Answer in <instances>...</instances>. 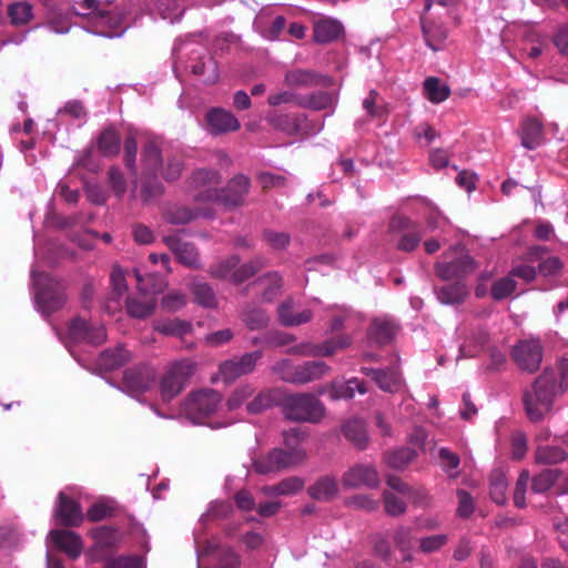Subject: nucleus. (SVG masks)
<instances>
[{
  "label": "nucleus",
  "mask_w": 568,
  "mask_h": 568,
  "mask_svg": "<svg viewBox=\"0 0 568 568\" xmlns=\"http://www.w3.org/2000/svg\"><path fill=\"white\" fill-rule=\"evenodd\" d=\"M555 395L552 374L545 369L531 387L524 392L523 404L528 419L538 423L549 415L552 412Z\"/></svg>",
  "instance_id": "1"
},
{
  "label": "nucleus",
  "mask_w": 568,
  "mask_h": 568,
  "mask_svg": "<svg viewBox=\"0 0 568 568\" xmlns=\"http://www.w3.org/2000/svg\"><path fill=\"white\" fill-rule=\"evenodd\" d=\"M135 277L141 296L128 297L125 304L126 311L132 317L145 318L155 310L156 301L153 295L161 292L165 286V283L162 278L155 275L142 277L138 271H135Z\"/></svg>",
  "instance_id": "2"
},
{
  "label": "nucleus",
  "mask_w": 568,
  "mask_h": 568,
  "mask_svg": "<svg viewBox=\"0 0 568 568\" xmlns=\"http://www.w3.org/2000/svg\"><path fill=\"white\" fill-rule=\"evenodd\" d=\"M283 414L290 420L317 423L324 416L325 408L312 394H295L284 398Z\"/></svg>",
  "instance_id": "3"
},
{
  "label": "nucleus",
  "mask_w": 568,
  "mask_h": 568,
  "mask_svg": "<svg viewBox=\"0 0 568 568\" xmlns=\"http://www.w3.org/2000/svg\"><path fill=\"white\" fill-rule=\"evenodd\" d=\"M273 371L284 382L292 384H307L322 378L329 372V366L324 362L311 361L301 365H294L288 359H283L273 366Z\"/></svg>",
  "instance_id": "4"
},
{
  "label": "nucleus",
  "mask_w": 568,
  "mask_h": 568,
  "mask_svg": "<svg viewBox=\"0 0 568 568\" xmlns=\"http://www.w3.org/2000/svg\"><path fill=\"white\" fill-rule=\"evenodd\" d=\"M195 372V363L184 358L170 364L160 381V394L164 402L176 397Z\"/></svg>",
  "instance_id": "5"
},
{
  "label": "nucleus",
  "mask_w": 568,
  "mask_h": 568,
  "mask_svg": "<svg viewBox=\"0 0 568 568\" xmlns=\"http://www.w3.org/2000/svg\"><path fill=\"white\" fill-rule=\"evenodd\" d=\"M161 149L155 139H150L143 146L142 152V191L141 195L144 201H150L162 194L163 187L160 182L151 183L149 179L155 178L161 165Z\"/></svg>",
  "instance_id": "6"
},
{
  "label": "nucleus",
  "mask_w": 568,
  "mask_h": 568,
  "mask_svg": "<svg viewBox=\"0 0 568 568\" xmlns=\"http://www.w3.org/2000/svg\"><path fill=\"white\" fill-rule=\"evenodd\" d=\"M305 458L304 449L284 450L274 448L267 455L254 460L253 467L257 474L266 475L300 465Z\"/></svg>",
  "instance_id": "7"
},
{
  "label": "nucleus",
  "mask_w": 568,
  "mask_h": 568,
  "mask_svg": "<svg viewBox=\"0 0 568 568\" xmlns=\"http://www.w3.org/2000/svg\"><path fill=\"white\" fill-rule=\"evenodd\" d=\"M240 260L231 256L225 260L212 264L209 273L213 278L230 280L235 284H240L263 267V263L257 260L239 266Z\"/></svg>",
  "instance_id": "8"
},
{
  "label": "nucleus",
  "mask_w": 568,
  "mask_h": 568,
  "mask_svg": "<svg viewBox=\"0 0 568 568\" xmlns=\"http://www.w3.org/2000/svg\"><path fill=\"white\" fill-rule=\"evenodd\" d=\"M222 396L214 389H202L192 393L184 403V413L194 423H201L204 418L216 412L221 405Z\"/></svg>",
  "instance_id": "9"
},
{
  "label": "nucleus",
  "mask_w": 568,
  "mask_h": 568,
  "mask_svg": "<svg viewBox=\"0 0 568 568\" xmlns=\"http://www.w3.org/2000/svg\"><path fill=\"white\" fill-rule=\"evenodd\" d=\"M389 229L399 233L397 248L405 252L414 251L424 235L423 227L406 216H394L390 220Z\"/></svg>",
  "instance_id": "10"
},
{
  "label": "nucleus",
  "mask_w": 568,
  "mask_h": 568,
  "mask_svg": "<svg viewBox=\"0 0 568 568\" xmlns=\"http://www.w3.org/2000/svg\"><path fill=\"white\" fill-rule=\"evenodd\" d=\"M74 3L78 6L77 9L79 10V13L82 16L92 14L97 12V23L99 27L102 28L99 31L100 34L108 38H114L122 34L123 28L121 26V20L119 19V17L111 13L98 11V0H75Z\"/></svg>",
  "instance_id": "11"
},
{
  "label": "nucleus",
  "mask_w": 568,
  "mask_h": 568,
  "mask_svg": "<svg viewBox=\"0 0 568 568\" xmlns=\"http://www.w3.org/2000/svg\"><path fill=\"white\" fill-rule=\"evenodd\" d=\"M515 363L520 369L534 373L542 361V346L538 339L520 341L511 352Z\"/></svg>",
  "instance_id": "12"
},
{
  "label": "nucleus",
  "mask_w": 568,
  "mask_h": 568,
  "mask_svg": "<svg viewBox=\"0 0 568 568\" xmlns=\"http://www.w3.org/2000/svg\"><path fill=\"white\" fill-rule=\"evenodd\" d=\"M156 371L151 365H139L124 372L122 383L126 392L136 396L148 392L155 382Z\"/></svg>",
  "instance_id": "13"
},
{
  "label": "nucleus",
  "mask_w": 568,
  "mask_h": 568,
  "mask_svg": "<svg viewBox=\"0 0 568 568\" xmlns=\"http://www.w3.org/2000/svg\"><path fill=\"white\" fill-rule=\"evenodd\" d=\"M250 189V180L245 175H237L233 178L225 190L210 191V199H215L214 202L221 203L225 206H237L244 202V196Z\"/></svg>",
  "instance_id": "14"
},
{
  "label": "nucleus",
  "mask_w": 568,
  "mask_h": 568,
  "mask_svg": "<svg viewBox=\"0 0 568 568\" xmlns=\"http://www.w3.org/2000/svg\"><path fill=\"white\" fill-rule=\"evenodd\" d=\"M261 358L260 352H253L242 355L239 358H232L220 365L219 373L221 378L231 383L236 378L250 374L254 371L256 362Z\"/></svg>",
  "instance_id": "15"
},
{
  "label": "nucleus",
  "mask_w": 568,
  "mask_h": 568,
  "mask_svg": "<svg viewBox=\"0 0 568 568\" xmlns=\"http://www.w3.org/2000/svg\"><path fill=\"white\" fill-rule=\"evenodd\" d=\"M476 263L474 260L463 252H459L456 257L437 263L436 272L443 280L462 278L475 272Z\"/></svg>",
  "instance_id": "16"
},
{
  "label": "nucleus",
  "mask_w": 568,
  "mask_h": 568,
  "mask_svg": "<svg viewBox=\"0 0 568 568\" xmlns=\"http://www.w3.org/2000/svg\"><path fill=\"white\" fill-rule=\"evenodd\" d=\"M68 336L73 342L101 345L106 339V332L103 326H91L87 321L75 317L69 325Z\"/></svg>",
  "instance_id": "17"
},
{
  "label": "nucleus",
  "mask_w": 568,
  "mask_h": 568,
  "mask_svg": "<svg viewBox=\"0 0 568 568\" xmlns=\"http://www.w3.org/2000/svg\"><path fill=\"white\" fill-rule=\"evenodd\" d=\"M54 515L63 526L78 527L83 521V514L78 501L64 493L58 495Z\"/></svg>",
  "instance_id": "18"
},
{
  "label": "nucleus",
  "mask_w": 568,
  "mask_h": 568,
  "mask_svg": "<svg viewBox=\"0 0 568 568\" xmlns=\"http://www.w3.org/2000/svg\"><path fill=\"white\" fill-rule=\"evenodd\" d=\"M343 484L346 487H376L379 484V476L374 466L358 464L349 468L343 476Z\"/></svg>",
  "instance_id": "19"
},
{
  "label": "nucleus",
  "mask_w": 568,
  "mask_h": 568,
  "mask_svg": "<svg viewBox=\"0 0 568 568\" xmlns=\"http://www.w3.org/2000/svg\"><path fill=\"white\" fill-rule=\"evenodd\" d=\"M163 242L180 263L187 267H200L199 253L193 244L182 241L178 234L164 236Z\"/></svg>",
  "instance_id": "20"
},
{
  "label": "nucleus",
  "mask_w": 568,
  "mask_h": 568,
  "mask_svg": "<svg viewBox=\"0 0 568 568\" xmlns=\"http://www.w3.org/2000/svg\"><path fill=\"white\" fill-rule=\"evenodd\" d=\"M206 128L213 135L223 134L240 129L239 120L232 112L214 108L206 113Z\"/></svg>",
  "instance_id": "21"
},
{
  "label": "nucleus",
  "mask_w": 568,
  "mask_h": 568,
  "mask_svg": "<svg viewBox=\"0 0 568 568\" xmlns=\"http://www.w3.org/2000/svg\"><path fill=\"white\" fill-rule=\"evenodd\" d=\"M352 343L348 335H341L332 339H327L317 345H305L304 349L301 351L306 356H332L337 351L347 348Z\"/></svg>",
  "instance_id": "22"
},
{
  "label": "nucleus",
  "mask_w": 568,
  "mask_h": 568,
  "mask_svg": "<svg viewBox=\"0 0 568 568\" xmlns=\"http://www.w3.org/2000/svg\"><path fill=\"white\" fill-rule=\"evenodd\" d=\"M520 139L524 148L534 150L544 142V128L537 118H527L520 125Z\"/></svg>",
  "instance_id": "23"
},
{
  "label": "nucleus",
  "mask_w": 568,
  "mask_h": 568,
  "mask_svg": "<svg viewBox=\"0 0 568 568\" xmlns=\"http://www.w3.org/2000/svg\"><path fill=\"white\" fill-rule=\"evenodd\" d=\"M52 541L71 558H77L82 552V540L80 536L70 530L51 531Z\"/></svg>",
  "instance_id": "24"
},
{
  "label": "nucleus",
  "mask_w": 568,
  "mask_h": 568,
  "mask_svg": "<svg viewBox=\"0 0 568 568\" xmlns=\"http://www.w3.org/2000/svg\"><path fill=\"white\" fill-rule=\"evenodd\" d=\"M362 372L372 376L381 389L389 393L398 392L402 387L400 376L397 371L394 369H373L362 368Z\"/></svg>",
  "instance_id": "25"
},
{
  "label": "nucleus",
  "mask_w": 568,
  "mask_h": 568,
  "mask_svg": "<svg viewBox=\"0 0 568 568\" xmlns=\"http://www.w3.org/2000/svg\"><path fill=\"white\" fill-rule=\"evenodd\" d=\"M37 301L44 313L51 314L63 307L67 296L60 287H47L38 293Z\"/></svg>",
  "instance_id": "26"
},
{
  "label": "nucleus",
  "mask_w": 568,
  "mask_h": 568,
  "mask_svg": "<svg viewBox=\"0 0 568 568\" xmlns=\"http://www.w3.org/2000/svg\"><path fill=\"white\" fill-rule=\"evenodd\" d=\"M121 139L114 128H106L98 138V151L106 158H114L120 153Z\"/></svg>",
  "instance_id": "27"
},
{
  "label": "nucleus",
  "mask_w": 568,
  "mask_h": 568,
  "mask_svg": "<svg viewBox=\"0 0 568 568\" xmlns=\"http://www.w3.org/2000/svg\"><path fill=\"white\" fill-rule=\"evenodd\" d=\"M356 390L359 394H365L367 388L364 382L354 377L345 383H333L329 388V397L332 399H351Z\"/></svg>",
  "instance_id": "28"
},
{
  "label": "nucleus",
  "mask_w": 568,
  "mask_h": 568,
  "mask_svg": "<svg viewBox=\"0 0 568 568\" xmlns=\"http://www.w3.org/2000/svg\"><path fill=\"white\" fill-rule=\"evenodd\" d=\"M536 464L556 465L568 458V453L559 447L551 445H538L534 453Z\"/></svg>",
  "instance_id": "29"
},
{
  "label": "nucleus",
  "mask_w": 568,
  "mask_h": 568,
  "mask_svg": "<svg viewBox=\"0 0 568 568\" xmlns=\"http://www.w3.org/2000/svg\"><path fill=\"white\" fill-rule=\"evenodd\" d=\"M343 31V27L336 20L323 19L314 26V39L318 43H327L336 40Z\"/></svg>",
  "instance_id": "30"
},
{
  "label": "nucleus",
  "mask_w": 568,
  "mask_h": 568,
  "mask_svg": "<svg viewBox=\"0 0 568 568\" xmlns=\"http://www.w3.org/2000/svg\"><path fill=\"white\" fill-rule=\"evenodd\" d=\"M277 312L280 322L285 326H297L310 322L313 317V314L310 310H304L302 312L294 313L291 301L283 302L278 306Z\"/></svg>",
  "instance_id": "31"
},
{
  "label": "nucleus",
  "mask_w": 568,
  "mask_h": 568,
  "mask_svg": "<svg viewBox=\"0 0 568 568\" xmlns=\"http://www.w3.org/2000/svg\"><path fill=\"white\" fill-rule=\"evenodd\" d=\"M191 183L194 187H204V195L200 196L199 200L204 201H215V199H210V191L216 190L214 186L220 183V176L217 172L212 170H197L193 173Z\"/></svg>",
  "instance_id": "32"
},
{
  "label": "nucleus",
  "mask_w": 568,
  "mask_h": 568,
  "mask_svg": "<svg viewBox=\"0 0 568 568\" xmlns=\"http://www.w3.org/2000/svg\"><path fill=\"white\" fill-rule=\"evenodd\" d=\"M304 484L301 477L292 476L281 480L276 485L263 487V493L268 496H292L302 490Z\"/></svg>",
  "instance_id": "33"
},
{
  "label": "nucleus",
  "mask_w": 568,
  "mask_h": 568,
  "mask_svg": "<svg viewBox=\"0 0 568 568\" xmlns=\"http://www.w3.org/2000/svg\"><path fill=\"white\" fill-rule=\"evenodd\" d=\"M7 13L12 26H27L33 19V7L28 1H14L9 4Z\"/></svg>",
  "instance_id": "34"
},
{
  "label": "nucleus",
  "mask_w": 568,
  "mask_h": 568,
  "mask_svg": "<svg viewBox=\"0 0 568 568\" xmlns=\"http://www.w3.org/2000/svg\"><path fill=\"white\" fill-rule=\"evenodd\" d=\"M320 77L310 70H291L285 73L284 83L290 88H310L317 85Z\"/></svg>",
  "instance_id": "35"
},
{
  "label": "nucleus",
  "mask_w": 568,
  "mask_h": 568,
  "mask_svg": "<svg viewBox=\"0 0 568 568\" xmlns=\"http://www.w3.org/2000/svg\"><path fill=\"white\" fill-rule=\"evenodd\" d=\"M424 94L432 103L444 102L450 95L449 87L436 77L424 81Z\"/></svg>",
  "instance_id": "36"
},
{
  "label": "nucleus",
  "mask_w": 568,
  "mask_h": 568,
  "mask_svg": "<svg viewBox=\"0 0 568 568\" xmlns=\"http://www.w3.org/2000/svg\"><path fill=\"white\" fill-rule=\"evenodd\" d=\"M397 333V325L387 318H375L371 325V336L379 344L390 342Z\"/></svg>",
  "instance_id": "37"
},
{
  "label": "nucleus",
  "mask_w": 568,
  "mask_h": 568,
  "mask_svg": "<svg viewBox=\"0 0 568 568\" xmlns=\"http://www.w3.org/2000/svg\"><path fill=\"white\" fill-rule=\"evenodd\" d=\"M338 486L335 478L325 476L320 478L308 489V494L312 498L317 500H329L336 496Z\"/></svg>",
  "instance_id": "38"
},
{
  "label": "nucleus",
  "mask_w": 568,
  "mask_h": 568,
  "mask_svg": "<svg viewBox=\"0 0 568 568\" xmlns=\"http://www.w3.org/2000/svg\"><path fill=\"white\" fill-rule=\"evenodd\" d=\"M190 290L199 305L207 308H215L217 306L215 293L207 283L194 281L190 285Z\"/></svg>",
  "instance_id": "39"
},
{
  "label": "nucleus",
  "mask_w": 568,
  "mask_h": 568,
  "mask_svg": "<svg viewBox=\"0 0 568 568\" xmlns=\"http://www.w3.org/2000/svg\"><path fill=\"white\" fill-rule=\"evenodd\" d=\"M131 359V353L122 346L104 351L100 356V363L106 369H116Z\"/></svg>",
  "instance_id": "40"
},
{
  "label": "nucleus",
  "mask_w": 568,
  "mask_h": 568,
  "mask_svg": "<svg viewBox=\"0 0 568 568\" xmlns=\"http://www.w3.org/2000/svg\"><path fill=\"white\" fill-rule=\"evenodd\" d=\"M278 400V392L275 389H266L258 393L246 405V410L250 414H260L263 410L272 407Z\"/></svg>",
  "instance_id": "41"
},
{
  "label": "nucleus",
  "mask_w": 568,
  "mask_h": 568,
  "mask_svg": "<svg viewBox=\"0 0 568 568\" xmlns=\"http://www.w3.org/2000/svg\"><path fill=\"white\" fill-rule=\"evenodd\" d=\"M345 437L358 448H364L367 444V434L365 425L359 419L347 422L343 426Z\"/></svg>",
  "instance_id": "42"
},
{
  "label": "nucleus",
  "mask_w": 568,
  "mask_h": 568,
  "mask_svg": "<svg viewBox=\"0 0 568 568\" xmlns=\"http://www.w3.org/2000/svg\"><path fill=\"white\" fill-rule=\"evenodd\" d=\"M154 328L163 335L182 337L191 332L192 326L189 322L174 318L159 322L155 324Z\"/></svg>",
  "instance_id": "43"
},
{
  "label": "nucleus",
  "mask_w": 568,
  "mask_h": 568,
  "mask_svg": "<svg viewBox=\"0 0 568 568\" xmlns=\"http://www.w3.org/2000/svg\"><path fill=\"white\" fill-rule=\"evenodd\" d=\"M90 535L101 548H113L121 539L119 531L108 526L92 529Z\"/></svg>",
  "instance_id": "44"
},
{
  "label": "nucleus",
  "mask_w": 568,
  "mask_h": 568,
  "mask_svg": "<svg viewBox=\"0 0 568 568\" xmlns=\"http://www.w3.org/2000/svg\"><path fill=\"white\" fill-rule=\"evenodd\" d=\"M467 295V288L462 283L445 285L438 291V300L444 304L462 303Z\"/></svg>",
  "instance_id": "45"
},
{
  "label": "nucleus",
  "mask_w": 568,
  "mask_h": 568,
  "mask_svg": "<svg viewBox=\"0 0 568 568\" xmlns=\"http://www.w3.org/2000/svg\"><path fill=\"white\" fill-rule=\"evenodd\" d=\"M416 457L415 450L410 448H400L384 455L385 463L395 469H403Z\"/></svg>",
  "instance_id": "46"
},
{
  "label": "nucleus",
  "mask_w": 568,
  "mask_h": 568,
  "mask_svg": "<svg viewBox=\"0 0 568 568\" xmlns=\"http://www.w3.org/2000/svg\"><path fill=\"white\" fill-rule=\"evenodd\" d=\"M422 20L424 37L427 45L434 51L439 50L440 44L447 37L446 30L443 27L437 26L435 23L425 22L424 18Z\"/></svg>",
  "instance_id": "47"
},
{
  "label": "nucleus",
  "mask_w": 568,
  "mask_h": 568,
  "mask_svg": "<svg viewBox=\"0 0 568 568\" xmlns=\"http://www.w3.org/2000/svg\"><path fill=\"white\" fill-rule=\"evenodd\" d=\"M199 215V212L191 211L185 206H170L163 214L164 220L171 224H186Z\"/></svg>",
  "instance_id": "48"
},
{
  "label": "nucleus",
  "mask_w": 568,
  "mask_h": 568,
  "mask_svg": "<svg viewBox=\"0 0 568 568\" xmlns=\"http://www.w3.org/2000/svg\"><path fill=\"white\" fill-rule=\"evenodd\" d=\"M332 104V97L326 92H316L310 95L302 97L297 101L301 108H308L313 110H325Z\"/></svg>",
  "instance_id": "49"
},
{
  "label": "nucleus",
  "mask_w": 568,
  "mask_h": 568,
  "mask_svg": "<svg viewBox=\"0 0 568 568\" xmlns=\"http://www.w3.org/2000/svg\"><path fill=\"white\" fill-rule=\"evenodd\" d=\"M516 281L509 274L495 281L490 287V295L495 301H501L509 297L516 290Z\"/></svg>",
  "instance_id": "50"
},
{
  "label": "nucleus",
  "mask_w": 568,
  "mask_h": 568,
  "mask_svg": "<svg viewBox=\"0 0 568 568\" xmlns=\"http://www.w3.org/2000/svg\"><path fill=\"white\" fill-rule=\"evenodd\" d=\"M395 546L403 554L404 560H410V550L413 545L412 530L408 527H398L393 536Z\"/></svg>",
  "instance_id": "51"
},
{
  "label": "nucleus",
  "mask_w": 568,
  "mask_h": 568,
  "mask_svg": "<svg viewBox=\"0 0 568 568\" xmlns=\"http://www.w3.org/2000/svg\"><path fill=\"white\" fill-rule=\"evenodd\" d=\"M559 477V470L545 469L532 478L531 489L535 493H545L551 488Z\"/></svg>",
  "instance_id": "52"
},
{
  "label": "nucleus",
  "mask_w": 568,
  "mask_h": 568,
  "mask_svg": "<svg viewBox=\"0 0 568 568\" xmlns=\"http://www.w3.org/2000/svg\"><path fill=\"white\" fill-rule=\"evenodd\" d=\"M138 140L134 132H130L124 141V163L133 175H136Z\"/></svg>",
  "instance_id": "53"
},
{
  "label": "nucleus",
  "mask_w": 568,
  "mask_h": 568,
  "mask_svg": "<svg viewBox=\"0 0 568 568\" xmlns=\"http://www.w3.org/2000/svg\"><path fill=\"white\" fill-rule=\"evenodd\" d=\"M144 559L140 556H120L116 558L109 559L105 564V568H144Z\"/></svg>",
  "instance_id": "54"
},
{
  "label": "nucleus",
  "mask_w": 568,
  "mask_h": 568,
  "mask_svg": "<svg viewBox=\"0 0 568 568\" xmlns=\"http://www.w3.org/2000/svg\"><path fill=\"white\" fill-rule=\"evenodd\" d=\"M530 479V474L528 470L524 469L520 471L519 477L516 481L515 490H514V504L518 508H524L526 506L525 494L528 487V483Z\"/></svg>",
  "instance_id": "55"
},
{
  "label": "nucleus",
  "mask_w": 568,
  "mask_h": 568,
  "mask_svg": "<svg viewBox=\"0 0 568 568\" xmlns=\"http://www.w3.org/2000/svg\"><path fill=\"white\" fill-rule=\"evenodd\" d=\"M254 393V388L248 385H241L239 386L229 397L227 399V408L230 410L237 409L243 405V403L248 399Z\"/></svg>",
  "instance_id": "56"
},
{
  "label": "nucleus",
  "mask_w": 568,
  "mask_h": 568,
  "mask_svg": "<svg viewBox=\"0 0 568 568\" xmlns=\"http://www.w3.org/2000/svg\"><path fill=\"white\" fill-rule=\"evenodd\" d=\"M243 321L250 329H260L267 325L268 316L262 310H250L243 314Z\"/></svg>",
  "instance_id": "57"
},
{
  "label": "nucleus",
  "mask_w": 568,
  "mask_h": 568,
  "mask_svg": "<svg viewBox=\"0 0 568 568\" xmlns=\"http://www.w3.org/2000/svg\"><path fill=\"white\" fill-rule=\"evenodd\" d=\"M439 458L443 462L444 468L448 473V476L456 478L458 476L456 469L459 466V457L448 448H440Z\"/></svg>",
  "instance_id": "58"
},
{
  "label": "nucleus",
  "mask_w": 568,
  "mask_h": 568,
  "mask_svg": "<svg viewBox=\"0 0 568 568\" xmlns=\"http://www.w3.org/2000/svg\"><path fill=\"white\" fill-rule=\"evenodd\" d=\"M186 303V296L180 292H170L162 298L161 306L168 312H176Z\"/></svg>",
  "instance_id": "59"
},
{
  "label": "nucleus",
  "mask_w": 568,
  "mask_h": 568,
  "mask_svg": "<svg viewBox=\"0 0 568 568\" xmlns=\"http://www.w3.org/2000/svg\"><path fill=\"white\" fill-rule=\"evenodd\" d=\"M385 510L390 516H399L405 513L406 504L393 493H384Z\"/></svg>",
  "instance_id": "60"
},
{
  "label": "nucleus",
  "mask_w": 568,
  "mask_h": 568,
  "mask_svg": "<svg viewBox=\"0 0 568 568\" xmlns=\"http://www.w3.org/2000/svg\"><path fill=\"white\" fill-rule=\"evenodd\" d=\"M112 516L113 507L104 503H97L92 505L87 513V518L93 523L101 521Z\"/></svg>",
  "instance_id": "61"
},
{
  "label": "nucleus",
  "mask_w": 568,
  "mask_h": 568,
  "mask_svg": "<svg viewBox=\"0 0 568 568\" xmlns=\"http://www.w3.org/2000/svg\"><path fill=\"white\" fill-rule=\"evenodd\" d=\"M448 538L444 534L428 536L422 538L419 541V548L423 552L429 554L439 550L444 545H446Z\"/></svg>",
  "instance_id": "62"
},
{
  "label": "nucleus",
  "mask_w": 568,
  "mask_h": 568,
  "mask_svg": "<svg viewBox=\"0 0 568 568\" xmlns=\"http://www.w3.org/2000/svg\"><path fill=\"white\" fill-rule=\"evenodd\" d=\"M457 497H458L457 515L462 518H468L475 509V504H474L471 496L467 491H465L463 489H458Z\"/></svg>",
  "instance_id": "63"
},
{
  "label": "nucleus",
  "mask_w": 568,
  "mask_h": 568,
  "mask_svg": "<svg viewBox=\"0 0 568 568\" xmlns=\"http://www.w3.org/2000/svg\"><path fill=\"white\" fill-rule=\"evenodd\" d=\"M564 264L559 257L550 256L539 263V272L544 276L560 275Z\"/></svg>",
  "instance_id": "64"
}]
</instances>
